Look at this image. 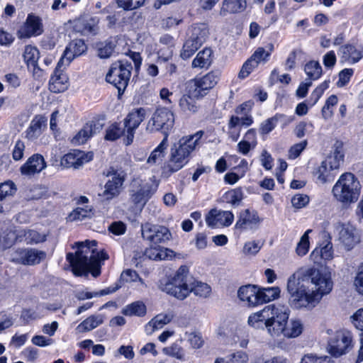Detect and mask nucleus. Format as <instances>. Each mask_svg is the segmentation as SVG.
Instances as JSON below:
<instances>
[{
    "mask_svg": "<svg viewBox=\"0 0 363 363\" xmlns=\"http://www.w3.org/2000/svg\"><path fill=\"white\" fill-rule=\"evenodd\" d=\"M333 288L331 273L311 266L301 268L289 277V304L296 309H313Z\"/></svg>",
    "mask_w": 363,
    "mask_h": 363,
    "instance_id": "obj_1",
    "label": "nucleus"
},
{
    "mask_svg": "<svg viewBox=\"0 0 363 363\" xmlns=\"http://www.w3.org/2000/svg\"><path fill=\"white\" fill-rule=\"evenodd\" d=\"M96 242L86 240L84 242H75L77 247L75 255L72 252L67 254L66 259L70 264L75 276H86L91 272L93 277H97L101 274V262L108 259L105 251H96Z\"/></svg>",
    "mask_w": 363,
    "mask_h": 363,
    "instance_id": "obj_2",
    "label": "nucleus"
},
{
    "mask_svg": "<svg viewBox=\"0 0 363 363\" xmlns=\"http://www.w3.org/2000/svg\"><path fill=\"white\" fill-rule=\"evenodd\" d=\"M203 134V130H199L193 135L180 138L177 145L171 148L169 160L162 173L169 176L182 169L189 162L191 152L200 145Z\"/></svg>",
    "mask_w": 363,
    "mask_h": 363,
    "instance_id": "obj_3",
    "label": "nucleus"
},
{
    "mask_svg": "<svg viewBox=\"0 0 363 363\" xmlns=\"http://www.w3.org/2000/svg\"><path fill=\"white\" fill-rule=\"evenodd\" d=\"M360 192L361 184L358 179L350 172L342 174L332 189L334 198L343 205L356 202Z\"/></svg>",
    "mask_w": 363,
    "mask_h": 363,
    "instance_id": "obj_4",
    "label": "nucleus"
},
{
    "mask_svg": "<svg viewBox=\"0 0 363 363\" xmlns=\"http://www.w3.org/2000/svg\"><path fill=\"white\" fill-rule=\"evenodd\" d=\"M188 273V267L185 265L181 266L174 277L169 279L164 284L161 283V290L177 299L184 300L190 293V289L186 280Z\"/></svg>",
    "mask_w": 363,
    "mask_h": 363,
    "instance_id": "obj_5",
    "label": "nucleus"
},
{
    "mask_svg": "<svg viewBox=\"0 0 363 363\" xmlns=\"http://www.w3.org/2000/svg\"><path fill=\"white\" fill-rule=\"evenodd\" d=\"M151 181L133 179L129 189L130 199L135 205L143 206L155 193L159 183L152 177Z\"/></svg>",
    "mask_w": 363,
    "mask_h": 363,
    "instance_id": "obj_6",
    "label": "nucleus"
},
{
    "mask_svg": "<svg viewBox=\"0 0 363 363\" xmlns=\"http://www.w3.org/2000/svg\"><path fill=\"white\" fill-rule=\"evenodd\" d=\"M132 68L131 63L126 60L117 61L111 65L106 76V82L113 84L119 94H123L128 86Z\"/></svg>",
    "mask_w": 363,
    "mask_h": 363,
    "instance_id": "obj_7",
    "label": "nucleus"
},
{
    "mask_svg": "<svg viewBox=\"0 0 363 363\" xmlns=\"http://www.w3.org/2000/svg\"><path fill=\"white\" fill-rule=\"evenodd\" d=\"M174 125V113L165 107L157 108L147 123V130L150 132L161 131L164 137L168 138L169 133Z\"/></svg>",
    "mask_w": 363,
    "mask_h": 363,
    "instance_id": "obj_8",
    "label": "nucleus"
},
{
    "mask_svg": "<svg viewBox=\"0 0 363 363\" xmlns=\"http://www.w3.org/2000/svg\"><path fill=\"white\" fill-rule=\"evenodd\" d=\"M343 158L344 155L335 150L333 155L323 160L314 172L318 182L324 184L332 181L334 177L332 172L340 167V164L343 162Z\"/></svg>",
    "mask_w": 363,
    "mask_h": 363,
    "instance_id": "obj_9",
    "label": "nucleus"
},
{
    "mask_svg": "<svg viewBox=\"0 0 363 363\" xmlns=\"http://www.w3.org/2000/svg\"><path fill=\"white\" fill-rule=\"evenodd\" d=\"M352 347L351 332L345 330H338L328 342V352L333 357H338L347 353Z\"/></svg>",
    "mask_w": 363,
    "mask_h": 363,
    "instance_id": "obj_10",
    "label": "nucleus"
},
{
    "mask_svg": "<svg viewBox=\"0 0 363 363\" xmlns=\"http://www.w3.org/2000/svg\"><path fill=\"white\" fill-rule=\"evenodd\" d=\"M143 239L149 241L152 245H159L169 240L172 234L169 229L163 225H153L146 223L141 225Z\"/></svg>",
    "mask_w": 363,
    "mask_h": 363,
    "instance_id": "obj_11",
    "label": "nucleus"
},
{
    "mask_svg": "<svg viewBox=\"0 0 363 363\" xmlns=\"http://www.w3.org/2000/svg\"><path fill=\"white\" fill-rule=\"evenodd\" d=\"M220 73L218 70H212L201 77H196L191 82L195 97H203L213 89L220 80Z\"/></svg>",
    "mask_w": 363,
    "mask_h": 363,
    "instance_id": "obj_12",
    "label": "nucleus"
},
{
    "mask_svg": "<svg viewBox=\"0 0 363 363\" xmlns=\"http://www.w3.org/2000/svg\"><path fill=\"white\" fill-rule=\"evenodd\" d=\"M290 310L287 306H278L274 318L271 319L266 327L268 334L272 337H277L281 334L284 335L285 328L287 325Z\"/></svg>",
    "mask_w": 363,
    "mask_h": 363,
    "instance_id": "obj_13",
    "label": "nucleus"
},
{
    "mask_svg": "<svg viewBox=\"0 0 363 363\" xmlns=\"http://www.w3.org/2000/svg\"><path fill=\"white\" fill-rule=\"evenodd\" d=\"M146 113L145 108H138L133 109L125 118L123 125L126 130V145H130L133 142L135 130L144 121Z\"/></svg>",
    "mask_w": 363,
    "mask_h": 363,
    "instance_id": "obj_14",
    "label": "nucleus"
},
{
    "mask_svg": "<svg viewBox=\"0 0 363 363\" xmlns=\"http://www.w3.org/2000/svg\"><path fill=\"white\" fill-rule=\"evenodd\" d=\"M278 306L270 304L264 307L259 311L252 313L248 317V324L256 329H266L267 325L274 318L276 311H277Z\"/></svg>",
    "mask_w": 363,
    "mask_h": 363,
    "instance_id": "obj_15",
    "label": "nucleus"
},
{
    "mask_svg": "<svg viewBox=\"0 0 363 363\" xmlns=\"http://www.w3.org/2000/svg\"><path fill=\"white\" fill-rule=\"evenodd\" d=\"M338 240L346 250H350L360 241L357 229L350 223H340L336 227Z\"/></svg>",
    "mask_w": 363,
    "mask_h": 363,
    "instance_id": "obj_16",
    "label": "nucleus"
},
{
    "mask_svg": "<svg viewBox=\"0 0 363 363\" xmlns=\"http://www.w3.org/2000/svg\"><path fill=\"white\" fill-rule=\"evenodd\" d=\"M125 175L123 171H114L113 173L109 172L107 174V176H112V178L106 182L102 193V196L106 200H111L120 194Z\"/></svg>",
    "mask_w": 363,
    "mask_h": 363,
    "instance_id": "obj_17",
    "label": "nucleus"
},
{
    "mask_svg": "<svg viewBox=\"0 0 363 363\" xmlns=\"http://www.w3.org/2000/svg\"><path fill=\"white\" fill-rule=\"evenodd\" d=\"M262 220L257 211L247 208L240 212L235 228L240 231L253 230L259 226Z\"/></svg>",
    "mask_w": 363,
    "mask_h": 363,
    "instance_id": "obj_18",
    "label": "nucleus"
},
{
    "mask_svg": "<svg viewBox=\"0 0 363 363\" xmlns=\"http://www.w3.org/2000/svg\"><path fill=\"white\" fill-rule=\"evenodd\" d=\"M43 33V25L40 17L30 13L18 30V36L21 38H29L38 36Z\"/></svg>",
    "mask_w": 363,
    "mask_h": 363,
    "instance_id": "obj_19",
    "label": "nucleus"
},
{
    "mask_svg": "<svg viewBox=\"0 0 363 363\" xmlns=\"http://www.w3.org/2000/svg\"><path fill=\"white\" fill-rule=\"evenodd\" d=\"M87 50V46L82 39L72 40L66 47L62 56L59 60V67L61 65L68 66L76 57L84 54Z\"/></svg>",
    "mask_w": 363,
    "mask_h": 363,
    "instance_id": "obj_20",
    "label": "nucleus"
},
{
    "mask_svg": "<svg viewBox=\"0 0 363 363\" xmlns=\"http://www.w3.org/2000/svg\"><path fill=\"white\" fill-rule=\"evenodd\" d=\"M234 220V215L230 211L211 209L206 217V223L211 228L230 226Z\"/></svg>",
    "mask_w": 363,
    "mask_h": 363,
    "instance_id": "obj_21",
    "label": "nucleus"
},
{
    "mask_svg": "<svg viewBox=\"0 0 363 363\" xmlns=\"http://www.w3.org/2000/svg\"><path fill=\"white\" fill-rule=\"evenodd\" d=\"M92 160V155L83 151L74 150L65 154L61 159V165L65 168L79 169L84 163Z\"/></svg>",
    "mask_w": 363,
    "mask_h": 363,
    "instance_id": "obj_22",
    "label": "nucleus"
},
{
    "mask_svg": "<svg viewBox=\"0 0 363 363\" xmlns=\"http://www.w3.org/2000/svg\"><path fill=\"white\" fill-rule=\"evenodd\" d=\"M67 66L61 65L59 67V62L49 81V89L53 93L65 91L68 87V77L63 73V69Z\"/></svg>",
    "mask_w": 363,
    "mask_h": 363,
    "instance_id": "obj_23",
    "label": "nucleus"
},
{
    "mask_svg": "<svg viewBox=\"0 0 363 363\" xmlns=\"http://www.w3.org/2000/svg\"><path fill=\"white\" fill-rule=\"evenodd\" d=\"M46 167L44 157L40 154H34L21 166V172L23 175L33 176L40 172Z\"/></svg>",
    "mask_w": 363,
    "mask_h": 363,
    "instance_id": "obj_24",
    "label": "nucleus"
},
{
    "mask_svg": "<svg viewBox=\"0 0 363 363\" xmlns=\"http://www.w3.org/2000/svg\"><path fill=\"white\" fill-rule=\"evenodd\" d=\"M309 258L315 264L322 265L324 262L329 261L333 258V245L328 242L325 245H320L316 247L310 254Z\"/></svg>",
    "mask_w": 363,
    "mask_h": 363,
    "instance_id": "obj_25",
    "label": "nucleus"
},
{
    "mask_svg": "<svg viewBox=\"0 0 363 363\" xmlns=\"http://www.w3.org/2000/svg\"><path fill=\"white\" fill-rule=\"evenodd\" d=\"M20 262L24 265H35L43 260L46 254L44 251L33 248L21 249L17 251Z\"/></svg>",
    "mask_w": 363,
    "mask_h": 363,
    "instance_id": "obj_26",
    "label": "nucleus"
},
{
    "mask_svg": "<svg viewBox=\"0 0 363 363\" xmlns=\"http://www.w3.org/2000/svg\"><path fill=\"white\" fill-rule=\"evenodd\" d=\"M342 60L354 64L363 57V48L361 45L346 44L340 48Z\"/></svg>",
    "mask_w": 363,
    "mask_h": 363,
    "instance_id": "obj_27",
    "label": "nucleus"
},
{
    "mask_svg": "<svg viewBox=\"0 0 363 363\" xmlns=\"http://www.w3.org/2000/svg\"><path fill=\"white\" fill-rule=\"evenodd\" d=\"M213 52L210 48L199 51L191 62L193 69H208L213 63Z\"/></svg>",
    "mask_w": 363,
    "mask_h": 363,
    "instance_id": "obj_28",
    "label": "nucleus"
},
{
    "mask_svg": "<svg viewBox=\"0 0 363 363\" xmlns=\"http://www.w3.org/2000/svg\"><path fill=\"white\" fill-rule=\"evenodd\" d=\"M238 296L240 301L246 302L249 306H258V291L255 286H241L238 291Z\"/></svg>",
    "mask_w": 363,
    "mask_h": 363,
    "instance_id": "obj_29",
    "label": "nucleus"
},
{
    "mask_svg": "<svg viewBox=\"0 0 363 363\" xmlns=\"http://www.w3.org/2000/svg\"><path fill=\"white\" fill-rule=\"evenodd\" d=\"M101 126L94 123H87L84 127L78 132V133L73 138L72 143L74 145H82L85 143L91 137H92L96 132H99Z\"/></svg>",
    "mask_w": 363,
    "mask_h": 363,
    "instance_id": "obj_30",
    "label": "nucleus"
},
{
    "mask_svg": "<svg viewBox=\"0 0 363 363\" xmlns=\"http://www.w3.org/2000/svg\"><path fill=\"white\" fill-rule=\"evenodd\" d=\"M46 128V120L41 116H35L26 131V137L30 140L37 139Z\"/></svg>",
    "mask_w": 363,
    "mask_h": 363,
    "instance_id": "obj_31",
    "label": "nucleus"
},
{
    "mask_svg": "<svg viewBox=\"0 0 363 363\" xmlns=\"http://www.w3.org/2000/svg\"><path fill=\"white\" fill-rule=\"evenodd\" d=\"M208 35V29L205 24L192 25L187 34V38L201 46Z\"/></svg>",
    "mask_w": 363,
    "mask_h": 363,
    "instance_id": "obj_32",
    "label": "nucleus"
},
{
    "mask_svg": "<svg viewBox=\"0 0 363 363\" xmlns=\"http://www.w3.org/2000/svg\"><path fill=\"white\" fill-rule=\"evenodd\" d=\"M39 55V51L35 47L31 45L26 46L23 52V60L28 69L32 70L33 72H35L37 69H40L38 65Z\"/></svg>",
    "mask_w": 363,
    "mask_h": 363,
    "instance_id": "obj_33",
    "label": "nucleus"
},
{
    "mask_svg": "<svg viewBox=\"0 0 363 363\" xmlns=\"http://www.w3.org/2000/svg\"><path fill=\"white\" fill-rule=\"evenodd\" d=\"M167 139L163 138L157 147L150 153L147 160V163L150 166L161 164L164 157L165 150H167Z\"/></svg>",
    "mask_w": 363,
    "mask_h": 363,
    "instance_id": "obj_34",
    "label": "nucleus"
},
{
    "mask_svg": "<svg viewBox=\"0 0 363 363\" xmlns=\"http://www.w3.org/2000/svg\"><path fill=\"white\" fill-rule=\"evenodd\" d=\"M245 7V0H224L220 14L224 16L227 13H239L244 11Z\"/></svg>",
    "mask_w": 363,
    "mask_h": 363,
    "instance_id": "obj_35",
    "label": "nucleus"
},
{
    "mask_svg": "<svg viewBox=\"0 0 363 363\" xmlns=\"http://www.w3.org/2000/svg\"><path fill=\"white\" fill-rule=\"evenodd\" d=\"M160 43L164 45H166L167 49L165 52H163L162 49L159 50L157 52L159 60H163L164 62L168 61L172 55L173 48L175 45V40L172 35L169 34H164L160 37Z\"/></svg>",
    "mask_w": 363,
    "mask_h": 363,
    "instance_id": "obj_36",
    "label": "nucleus"
},
{
    "mask_svg": "<svg viewBox=\"0 0 363 363\" xmlns=\"http://www.w3.org/2000/svg\"><path fill=\"white\" fill-rule=\"evenodd\" d=\"M244 199V192L241 187L235 188L226 191L222 196L224 202L230 204L233 207L240 205Z\"/></svg>",
    "mask_w": 363,
    "mask_h": 363,
    "instance_id": "obj_37",
    "label": "nucleus"
},
{
    "mask_svg": "<svg viewBox=\"0 0 363 363\" xmlns=\"http://www.w3.org/2000/svg\"><path fill=\"white\" fill-rule=\"evenodd\" d=\"M104 322V318L101 315H94L88 317L83 320L77 327V330L79 333L88 332L97 328Z\"/></svg>",
    "mask_w": 363,
    "mask_h": 363,
    "instance_id": "obj_38",
    "label": "nucleus"
},
{
    "mask_svg": "<svg viewBox=\"0 0 363 363\" xmlns=\"http://www.w3.org/2000/svg\"><path fill=\"white\" fill-rule=\"evenodd\" d=\"M258 305L268 303L277 298L280 295L279 287H267L257 289Z\"/></svg>",
    "mask_w": 363,
    "mask_h": 363,
    "instance_id": "obj_39",
    "label": "nucleus"
},
{
    "mask_svg": "<svg viewBox=\"0 0 363 363\" xmlns=\"http://www.w3.org/2000/svg\"><path fill=\"white\" fill-rule=\"evenodd\" d=\"M179 106L181 111L188 115L196 113L199 109V106L196 100L189 95H184L181 97Z\"/></svg>",
    "mask_w": 363,
    "mask_h": 363,
    "instance_id": "obj_40",
    "label": "nucleus"
},
{
    "mask_svg": "<svg viewBox=\"0 0 363 363\" xmlns=\"http://www.w3.org/2000/svg\"><path fill=\"white\" fill-rule=\"evenodd\" d=\"M304 72L307 75L306 79L318 80L323 74V69L318 61L311 60L304 66Z\"/></svg>",
    "mask_w": 363,
    "mask_h": 363,
    "instance_id": "obj_41",
    "label": "nucleus"
},
{
    "mask_svg": "<svg viewBox=\"0 0 363 363\" xmlns=\"http://www.w3.org/2000/svg\"><path fill=\"white\" fill-rule=\"evenodd\" d=\"M27 245H35L43 242L46 240V235L41 234L36 230L26 229L23 230L19 235Z\"/></svg>",
    "mask_w": 363,
    "mask_h": 363,
    "instance_id": "obj_42",
    "label": "nucleus"
},
{
    "mask_svg": "<svg viewBox=\"0 0 363 363\" xmlns=\"http://www.w3.org/2000/svg\"><path fill=\"white\" fill-rule=\"evenodd\" d=\"M285 118V116L281 113H276L274 116L264 121L259 126V132L261 135L269 134L277 126L278 122Z\"/></svg>",
    "mask_w": 363,
    "mask_h": 363,
    "instance_id": "obj_43",
    "label": "nucleus"
},
{
    "mask_svg": "<svg viewBox=\"0 0 363 363\" xmlns=\"http://www.w3.org/2000/svg\"><path fill=\"white\" fill-rule=\"evenodd\" d=\"M228 135L233 142H236L240 135V119L238 116H232L228 123Z\"/></svg>",
    "mask_w": 363,
    "mask_h": 363,
    "instance_id": "obj_44",
    "label": "nucleus"
},
{
    "mask_svg": "<svg viewBox=\"0 0 363 363\" xmlns=\"http://www.w3.org/2000/svg\"><path fill=\"white\" fill-rule=\"evenodd\" d=\"M168 252H172L167 248L162 247L160 245L152 246L146 249L145 255L149 259L153 260L165 259L168 257Z\"/></svg>",
    "mask_w": 363,
    "mask_h": 363,
    "instance_id": "obj_45",
    "label": "nucleus"
},
{
    "mask_svg": "<svg viewBox=\"0 0 363 363\" xmlns=\"http://www.w3.org/2000/svg\"><path fill=\"white\" fill-rule=\"evenodd\" d=\"M172 318L173 315L172 313L158 314L148 323L145 327L146 330H147L149 327L152 328V331L160 329L164 325L169 323Z\"/></svg>",
    "mask_w": 363,
    "mask_h": 363,
    "instance_id": "obj_46",
    "label": "nucleus"
},
{
    "mask_svg": "<svg viewBox=\"0 0 363 363\" xmlns=\"http://www.w3.org/2000/svg\"><path fill=\"white\" fill-rule=\"evenodd\" d=\"M125 134L126 135L125 126L121 125V123H114L107 128L105 139L106 140L114 141Z\"/></svg>",
    "mask_w": 363,
    "mask_h": 363,
    "instance_id": "obj_47",
    "label": "nucleus"
},
{
    "mask_svg": "<svg viewBox=\"0 0 363 363\" xmlns=\"http://www.w3.org/2000/svg\"><path fill=\"white\" fill-rule=\"evenodd\" d=\"M273 50L274 45L272 44L269 45V50H266L264 48L259 47L254 52L250 59L257 66L261 62L265 63L268 61Z\"/></svg>",
    "mask_w": 363,
    "mask_h": 363,
    "instance_id": "obj_48",
    "label": "nucleus"
},
{
    "mask_svg": "<svg viewBox=\"0 0 363 363\" xmlns=\"http://www.w3.org/2000/svg\"><path fill=\"white\" fill-rule=\"evenodd\" d=\"M123 313L125 315L143 316L146 313V306L140 301H136L128 305L123 310Z\"/></svg>",
    "mask_w": 363,
    "mask_h": 363,
    "instance_id": "obj_49",
    "label": "nucleus"
},
{
    "mask_svg": "<svg viewBox=\"0 0 363 363\" xmlns=\"http://www.w3.org/2000/svg\"><path fill=\"white\" fill-rule=\"evenodd\" d=\"M200 47V45L195 44L194 42L186 38L180 52L181 58L187 60L191 57Z\"/></svg>",
    "mask_w": 363,
    "mask_h": 363,
    "instance_id": "obj_50",
    "label": "nucleus"
},
{
    "mask_svg": "<svg viewBox=\"0 0 363 363\" xmlns=\"http://www.w3.org/2000/svg\"><path fill=\"white\" fill-rule=\"evenodd\" d=\"M311 232V230H307L305 232V233L301 236L299 242L296 245V252L300 257L306 255L308 252L310 246L308 234Z\"/></svg>",
    "mask_w": 363,
    "mask_h": 363,
    "instance_id": "obj_51",
    "label": "nucleus"
},
{
    "mask_svg": "<svg viewBox=\"0 0 363 363\" xmlns=\"http://www.w3.org/2000/svg\"><path fill=\"white\" fill-rule=\"evenodd\" d=\"M302 330L303 325L300 320H291L289 327L286 325L284 336L289 338L296 337L302 333Z\"/></svg>",
    "mask_w": 363,
    "mask_h": 363,
    "instance_id": "obj_52",
    "label": "nucleus"
},
{
    "mask_svg": "<svg viewBox=\"0 0 363 363\" xmlns=\"http://www.w3.org/2000/svg\"><path fill=\"white\" fill-rule=\"evenodd\" d=\"M145 0H116L118 8L125 11H131L143 6Z\"/></svg>",
    "mask_w": 363,
    "mask_h": 363,
    "instance_id": "obj_53",
    "label": "nucleus"
},
{
    "mask_svg": "<svg viewBox=\"0 0 363 363\" xmlns=\"http://www.w3.org/2000/svg\"><path fill=\"white\" fill-rule=\"evenodd\" d=\"M299 363H335L331 357L328 356H317L313 354H305L300 360Z\"/></svg>",
    "mask_w": 363,
    "mask_h": 363,
    "instance_id": "obj_54",
    "label": "nucleus"
},
{
    "mask_svg": "<svg viewBox=\"0 0 363 363\" xmlns=\"http://www.w3.org/2000/svg\"><path fill=\"white\" fill-rule=\"evenodd\" d=\"M115 45L112 42L105 41L98 45V56L100 58H108L111 57L114 51Z\"/></svg>",
    "mask_w": 363,
    "mask_h": 363,
    "instance_id": "obj_55",
    "label": "nucleus"
},
{
    "mask_svg": "<svg viewBox=\"0 0 363 363\" xmlns=\"http://www.w3.org/2000/svg\"><path fill=\"white\" fill-rule=\"evenodd\" d=\"M91 215V210L87 206L85 208L77 207L71 212L69 217L72 220H82L85 218L90 217Z\"/></svg>",
    "mask_w": 363,
    "mask_h": 363,
    "instance_id": "obj_56",
    "label": "nucleus"
},
{
    "mask_svg": "<svg viewBox=\"0 0 363 363\" xmlns=\"http://www.w3.org/2000/svg\"><path fill=\"white\" fill-rule=\"evenodd\" d=\"M16 189V184L12 181L9 180L0 184V201L14 194Z\"/></svg>",
    "mask_w": 363,
    "mask_h": 363,
    "instance_id": "obj_57",
    "label": "nucleus"
},
{
    "mask_svg": "<svg viewBox=\"0 0 363 363\" xmlns=\"http://www.w3.org/2000/svg\"><path fill=\"white\" fill-rule=\"evenodd\" d=\"M163 352L165 354L174 357L177 359H184V350L178 344L174 343L169 347L164 348Z\"/></svg>",
    "mask_w": 363,
    "mask_h": 363,
    "instance_id": "obj_58",
    "label": "nucleus"
},
{
    "mask_svg": "<svg viewBox=\"0 0 363 363\" xmlns=\"http://www.w3.org/2000/svg\"><path fill=\"white\" fill-rule=\"evenodd\" d=\"M329 82L327 81L323 82L318 85L311 93L310 101H311V106L315 105L320 98L323 94L324 91L328 88Z\"/></svg>",
    "mask_w": 363,
    "mask_h": 363,
    "instance_id": "obj_59",
    "label": "nucleus"
},
{
    "mask_svg": "<svg viewBox=\"0 0 363 363\" xmlns=\"http://www.w3.org/2000/svg\"><path fill=\"white\" fill-rule=\"evenodd\" d=\"M192 291L196 296L200 297H207L211 291V289L210 286L206 283L197 282L195 286L190 289V292Z\"/></svg>",
    "mask_w": 363,
    "mask_h": 363,
    "instance_id": "obj_60",
    "label": "nucleus"
},
{
    "mask_svg": "<svg viewBox=\"0 0 363 363\" xmlns=\"http://www.w3.org/2000/svg\"><path fill=\"white\" fill-rule=\"evenodd\" d=\"M307 140H303L291 146L288 152V158L294 160L297 158L307 146Z\"/></svg>",
    "mask_w": 363,
    "mask_h": 363,
    "instance_id": "obj_61",
    "label": "nucleus"
},
{
    "mask_svg": "<svg viewBox=\"0 0 363 363\" xmlns=\"http://www.w3.org/2000/svg\"><path fill=\"white\" fill-rule=\"evenodd\" d=\"M261 247L259 241H249L245 243L242 253L245 255H255L260 250Z\"/></svg>",
    "mask_w": 363,
    "mask_h": 363,
    "instance_id": "obj_62",
    "label": "nucleus"
},
{
    "mask_svg": "<svg viewBox=\"0 0 363 363\" xmlns=\"http://www.w3.org/2000/svg\"><path fill=\"white\" fill-rule=\"evenodd\" d=\"M47 189L45 187L40 185H36L30 189L27 194L28 199H40L45 196Z\"/></svg>",
    "mask_w": 363,
    "mask_h": 363,
    "instance_id": "obj_63",
    "label": "nucleus"
},
{
    "mask_svg": "<svg viewBox=\"0 0 363 363\" xmlns=\"http://www.w3.org/2000/svg\"><path fill=\"white\" fill-rule=\"evenodd\" d=\"M124 23L130 24L131 26H138L143 23V17L140 12H133L123 18Z\"/></svg>",
    "mask_w": 363,
    "mask_h": 363,
    "instance_id": "obj_64",
    "label": "nucleus"
}]
</instances>
